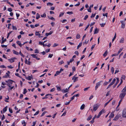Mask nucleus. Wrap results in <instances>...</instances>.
<instances>
[{
    "label": "nucleus",
    "mask_w": 126,
    "mask_h": 126,
    "mask_svg": "<svg viewBox=\"0 0 126 126\" xmlns=\"http://www.w3.org/2000/svg\"><path fill=\"white\" fill-rule=\"evenodd\" d=\"M122 92V93L120 94L119 97L120 98L123 99L126 95V93L124 92Z\"/></svg>",
    "instance_id": "1"
},
{
    "label": "nucleus",
    "mask_w": 126,
    "mask_h": 126,
    "mask_svg": "<svg viewBox=\"0 0 126 126\" xmlns=\"http://www.w3.org/2000/svg\"><path fill=\"white\" fill-rule=\"evenodd\" d=\"M102 82V81H101L96 83L95 88V90H96L98 87L100 86L101 84V83Z\"/></svg>",
    "instance_id": "2"
},
{
    "label": "nucleus",
    "mask_w": 126,
    "mask_h": 126,
    "mask_svg": "<svg viewBox=\"0 0 126 126\" xmlns=\"http://www.w3.org/2000/svg\"><path fill=\"white\" fill-rule=\"evenodd\" d=\"M121 115L120 114H118L117 115L115 116L114 119H113V120L116 121L119 118L121 117Z\"/></svg>",
    "instance_id": "3"
},
{
    "label": "nucleus",
    "mask_w": 126,
    "mask_h": 126,
    "mask_svg": "<svg viewBox=\"0 0 126 126\" xmlns=\"http://www.w3.org/2000/svg\"><path fill=\"white\" fill-rule=\"evenodd\" d=\"M99 107V106L97 104L94 105L93 106V110L95 111Z\"/></svg>",
    "instance_id": "4"
},
{
    "label": "nucleus",
    "mask_w": 126,
    "mask_h": 126,
    "mask_svg": "<svg viewBox=\"0 0 126 126\" xmlns=\"http://www.w3.org/2000/svg\"><path fill=\"white\" fill-rule=\"evenodd\" d=\"M116 79L117 81L116 83H115L113 86V88H114L116 86L119 81V79L118 78H117Z\"/></svg>",
    "instance_id": "5"
},
{
    "label": "nucleus",
    "mask_w": 126,
    "mask_h": 126,
    "mask_svg": "<svg viewBox=\"0 0 126 126\" xmlns=\"http://www.w3.org/2000/svg\"><path fill=\"white\" fill-rule=\"evenodd\" d=\"M122 117H126V110L125 109L123 110L122 113Z\"/></svg>",
    "instance_id": "6"
},
{
    "label": "nucleus",
    "mask_w": 126,
    "mask_h": 126,
    "mask_svg": "<svg viewBox=\"0 0 126 126\" xmlns=\"http://www.w3.org/2000/svg\"><path fill=\"white\" fill-rule=\"evenodd\" d=\"M75 75L72 78V79L74 80V82H75L76 81L78 80V77H75Z\"/></svg>",
    "instance_id": "7"
},
{
    "label": "nucleus",
    "mask_w": 126,
    "mask_h": 126,
    "mask_svg": "<svg viewBox=\"0 0 126 126\" xmlns=\"http://www.w3.org/2000/svg\"><path fill=\"white\" fill-rule=\"evenodd\" d=\"M16 58L15 57H13V58H12L11 59H8V61L11 63H12L14 62V60L16 59Z\"/></svg>",
    "instance_id": "8"
},
{
    "label": "nucleus",
    "mask_w": 126,
    "mask_h": 126,
    "mask_svg": "<svg viewBox=\"0 0 126 126\" xmlns=\"http://www.w3.org/2000/svg\"><path fill=\"white\" fill-rule=\"evenodd\" d=\"M63 69L61 68L60 71H57L56 72V76L57 75H58L62 71H63Z\"/></svg>",
    "instance_id": "9"
},
{
    "label": "nucleus",
    "mask_w": 126,
    "mask_h": 126,
    "mask_svg": "<svg viewBox=\"0 0 126 126\" xmlns=\"http://www.w3.org/2000/svg\"><path fill=\"white\" fill-rule=\"evenodd\" d=\"M69 91V90H68V89L67 88H66L65 89H63L62 90V92L63 93H66Z\"/></svg>",
    "instance_id": "10"
},
{
    "label": "nucleus",
    "mask_w": 126,
    "mask_h": 126,
    "mask_svg": "<svg viewBox=\"0 0 126 126\" xmlns=\"http://www.w3.org/2000/svg\"><path fill=\"white\" fill-rule=\"evenodd\" d=\"M99 31V29L98 28H96L95 29L94 32V34H96L98 33V31Z\"/></svg>",
    "instance_id": "11"
},
{
    "label": "nucleus",
    "mask_w": 126,
    "mask_h": 126,
    "mask_svg": "<svg viewBox=\"0 0 126 126\" xmlns=\"http://www.w3.org/2000/svg\"><path fill=\"white\" fill-rule=\"evenodd\" d=\"M25 78L27 79L31 80L32 79V77L30 76H28V77H25Z\"/></svg>",
    "instance_id": "12"
},
{
    "label": "nucleus",
    "mask_w": 126,
    "mask_h": 126,
    "mask_svg": "<svg viewBox=\"0 0 126 126\" xmlns=\"http://www.w3.org/2000/svg\"><path fill=\"white\" fill-rule=\"evenodd\" d=\"M16 43L20 47L22 46V45L21 44L20 41H16Z\"/></svg>",
    "instance_id": "13"
},
{
    "label": "nucleus",
    "mask_w": 126,
    "mask_h": 126,
    "mask_svg": "<svg viewBox=\"0 0 126 126\" xmlns=\"http://www.w3.org/2000/svg\"><path fill=\"white\" fill-rule=\"evenodd\" d=\"M49 95H51V94H46V96L44 97H43L42 98L43 99H47V98H48V97L47 96H48Z\"/></svg>",
    "instance_id": "14"
},
{
    "label": "nucleus",
    "mask_w": 126,
    "mask_h": 126,
    "mask_svg": "<svg viewBox=\"0 0 126 126\" xmlns=\"http://www.w3.org/2000/svg\"><path fill=\"white\" fill-rule=\"evenodd\" d=\"M105 112V110L104 109H103L99 112V113L101 115L102 113H104Z\"/></svg>",
    "instance_id": "15"
},
{
    "label": "nucleus",
    "mask_w": 126,
    "mask_h": 126,
    "mask_svg": "<svg viewBox=\"0 0 126 126\" xmlns=\"http://www.w3.org/2000/svg\"><path fill=\"white\" fill-rule=\"evenodd\" d=\"M37 55L36 54H31L30 55L32 56L33 58H35L36 57Z\"/></svg>",
    "instance_id": "16"
},
{
    "label": "nucleus",
    "mask_w": 126,
    "mask_h": 126,
    "mask_svg": "<svg viewBox=\"0 0 126 126\" xmlns=\"http://www.w3.org/2000/svg\"><path fill=\"white\" fill-rule=\"evenodd\" d=\"M85 105L84 104H83L81 106L80 108V109L81 110H82L85 107Z\"/></svg>",
    "instance_id": "17"
},
{
    "label": "nucleus",
    "mask_w": 126,
    "mask_h": 126,
    "mask_svg": "<svg viewBox=\"0 0 126 126\" xmlns=\"http://www.w3.org/2000/svg\"><path fill=\"white\" fill-rule=\"evenodd\" d=\"M114 115L113 113L111 112L109 117L110 118H112L114 117Z\"/></svg>",
    "instance_id": "18"
},
{
    "label": "nucleus",
    "mask_w": 126,
    "mask_h": 126,
    "mask_svg": "<svg viewBox=\"0 0 126 126\" xmlns=\"http://www.w3.org/2000/svg\"><path fill=\"white\" fill-rule=\"evenodd\" d=\"M22 124L23 125L24 124L23 126H26V123L25 122V121L23 120L22 122Z\"/></svg>",
    "instance_id": "19"
},
{
    "label": "nucleus",
    "mask_w": 126,
    "mask_h": 126,
    "mask_svg": "<svg viewBox=\"0 0 126 126\" xmlns=\"http://www.w3.org/2000/svg\"><path fill=\"white\" fill-rule=\"evenodd\" d=\"M126 92V85L121 91V92Z\"/></svg>",
    "instance_id": "20"
},
{
    "label": "nucleus",
    "mask_w": 126,
    "mask_h": 126,
    "mask_svg": "<svg viewBox=\"0 0 126 126\" xmlns=\"http://www.w3.org/2000/svg\"><path fill=\"white\" fill-rule=\"evenodd\" d=\"M116 79H113L112 80V81L110 83L112 85H113Z\"/></svg>",
    "instance_id": "21"
},
{
    "label": "nucleus",
    "mask_w": 126,
    "mask_h": 126,
    "mask_svg": "<svg viewBox=\"0 0 126 126\" xmlns=\"http://www.w3.org/2000/svg\"><path fill=\"white\" fill-rule=\"evenodd\" d=\"M13 53L14 54H15L16 55H18V53L17 52L15 51V50H13Z\"/></svg>",
    "instance_id": "22"
},
{
    "label": "nucleus",
    "mask_w": 126,
    "mask_h": 126,
    "mask_svg": "<svg viewBox=\"0 0 126 126\" xmlns=\"http://www.w3.org/2000/svg\"><path fill=\"white\" fill-rule=\"evenodd\" d=\"M92 118V116L91 115H90L88 117V118L87 119V120L88 121H89Z\"/></svg>",
    "instance_id": "23"
},
{
    "label": "nucleus",
    "mask_w": 126,
    "mask_h": 126,
    "mask_svg": "<svg viewBox=\"0 0 126 126\" xmlns=\"http://www.w3.org/2000/svg\"><path fill=\"white\" fill-rule=\"evenodd\" d=\"M7 107L6 106L3 109V111L4 113L5 112H6L7 111Z\"/></svg>",
    "instance_id": "24"
},
{
    "label": "nucleus",
    "mask_w": 126,
    "mask_h": 126,
    "mask_svg": "<svg viewBox=\"0 0 126 126\" xmlns=\"http://www.w3.org/2000/svg\"><path fill=\"white\" fill-rule=\"evenodd\" d=\"M56 87L57 88V90L58 91H61V90L62 91L61 88L60 87L58 86H56Z\"/></svg>",
    "instance_id": "25"
},
{
    "label": "nucleus",
    "mask_w": 126,
    "mask_h": 126,
    "mask_svg": "<svg viewBox=\"0 0 126 126\" xmlns=\"http://www.w3.org/2000/svg\"><path fill=\"white\" fill-rule=\"evenodd\" d=\"M40 17V16L39 14L38 13H37L36 14V19H38Z\"/></svg>",
    "instance_id": "26"
},
{
    "label": "nucleus",
    "mask_w": 126,
    "mask_h": 126,
    "mask_svg": "<svg viewBox=\"0 0 126 126\" xmlns=\"http://www.w3.org/2000/svg\"><path fill=\"white\" fill-rule=\"evenodd\" d=\"M123 82V81L121 79V81L120 83L118 85L117 87L118 88L120 86L121 84Z\"/></svg>",
    "instance_id": "27"
},
{
    "label": "nucleus",
    "mask_w": 126,
    "mask_h": 126,
    "mask_svg": "<svg viewBox=\"0 0 126 126\" xmlns=\"http://www.w3.org/2000/svg\"><path fill=\"white\" fill-rule=\"evenodd\" d=\"M108 53L107 51L106 50L103 54V56L104 57H106Z\"/></svg>",
    "instance_id": "28"
},
{
    "label": "nucleus",
    "mask_w": 126,
    "mask_h": 126,
    "mask_svg": "<svg viewBox=\"0 0 126 126\" xmlns=\"http://www.w3.org/2000/svg\"><path fill=\"white\" fill-rule=\"evenodd\" d=\"M64 12H62V13H61L59 15V17H60L61 16H63V15L64 14Z\"/></svg>",
    "instance_id": "29"
},
{
    "label": "nucleus",
    "mask_w": 126,
    "mask_h": 126,
    "mask_svg": "<svg viewBox=\"0 0 126 126\" xmlns=\"http://www.w3.org/2000/svg\"><path fill=\"white\" fill-rule=\"evenodd\" d=\"M52 32L51 31H50L49 33H47L46 34V35L47 36H48V35H49L51 34L52 33Z\"/></svg>",
    "instance_id": "30"
},
{
    "label": "nucleus",
    "mask_w": 126,
    "mask_h": 126,
    "mask_svg": "<svg viewBox=\"0 0 126 126\" xmlns=\"http://www.w3.org/2000/svg\"><path fill=\"white\" fill-rule=\"evenodd\" d=\"M116 33H115V35H114V37L112 39V42H113V41H114V40L115 39V38H116Z\"/></svg>",
    "instance_id": "31"
},
{
    "label": "nucleus",
    "mask_w": 126,
    "mask_h": 126,
    "mask_svg": "<svg viewBox=\"0 0 126 126\" xmlns=\"http://www.w3.org/2000/svg\"><path fill=\"white\" fill-rule=\"evenodd\" d=\"M124 38H122L121 39L120 42V43H123L124 42Z\"/></svg>",
    "instance_id": "32"
},
{
    "label": "nucleus",
    "mask_w": 126,
    "mask_h": 126,
    "mask_svg": "<svg viewBox=\"0 0 126 126\" xmlns=\"http://www.w3.org/2000/svg\"><path fill=\"white\" fill-rule=\"evenodd\" d=\"M122 49H123V48H122V49L120 48V49L118 51L117 54V55H118L121 52V51H122Z\"/></svg>",
    "instance_id": "33"
},
{
    "label": "nucleus",
    "mask_w": 126,
    "mask_h": 126,
    "mask_svg": "<svg viewBox=\"0 0 126 126\" xmlns=\"http://www.w3.org/2000/svg\"><path fill=\"white\" fill-rule=\"evenodd\" d=\"M53 4L51 3L50 2H48L47 4V6H52L53 5Z\"/></svg>",
    "instance_id": "34"
},
{
    "label": "nucleus",
    "mask_w": 126,
    "mask_h": 126,
    "mask_svg": "<svg viewBox=\"0 0 126 126\" xmlns=\"http://www.w3.org/2000/svg\"><path fill=\"white\" fill-rule=\"evenodd\" d=\"M80 38V35L79 34H77L76 36L77 39H79Z\"/></svg>",
    "instance_id": "35"
},
{
    "label": "nucleus",
    "mask_w": 126,
    "mask_h": 126,
    "mask_svg": "<svg viewBox=\"0 0 126 126\" xmlns=\"http://www.w3.org/2000/svg\"><path fill=\"white\" fill-rule=\"evenodd\" d=\"M27 90L25 88L24 90V92L23 93V94H25L27 92Z\"/></svg>",
    "instance_id": "36"
},
{
    "label": "nucleus",
    "mask_w": 126,
    "mask_h": 126,
    "mask_svg": "<svg viewBox=\"0 0 126 126\" xmlns=\"http://www.w3.org/2000/svg\"><path fill=\"white\" fill-rule=\"evenodd\" d=\"M111 72L113 74V73L114 71V68H113V67H111Z\"/></svg>",
    "instance_id": "37"
},
{
    "label": "nucleus",
    "mask_w": 126,
    "mask_h": 126,
    "mask_svg": "<svg viewBox=\"0 0 126 126\" xmlns=\"http://www.w3.org/2000/svg\"><path fill=\"white\" fill-rule=\"evenodd\" d=\"M108 83L109 82L105 81L103 85L104 86H105L106 85H107Z\"/></svg>",
    "instance_id": "38"
},
{
    "label": "nucleus",
    "mask_w": 126,
    "mask_h": 126,
    "mask_svg": "<svg viewBox=\"0 0 126 126\" xmlns=\"http://www.w3.org/2000/svg\"><path fill=\"white\" fill-rule=\"evenodd\" d=\"M67 14H69L70 15V14H73V12H72V11H71V12H67Z\"/></svg>",
    "instance_id": "39"
},
{
    "label": "nucleus",
    "mask_w": 126,
    "mask_h": 126,
    "mask_svg": "<svg viewBox=\"0 0 126 126\" xmlns=\"http://www.w3.org/2000/svg\"><path fill=\"white\" fill-rule=\"evenodd\" d=\"M14 82V81L11 80H9V83L10 84H12V82Z\"/></svg>",
    "instance_id": "40"
},
{
    "label": "nucleus",
    "mask_w": 126,
    "mask_h": 126,
    "mask_svg": "<svg viewBox=\"0 0 126 126\" xmlns=\"http://www.w3.org/2000/svg\"><path fill=\"white\" fill-rule=\"evenodd\" d=\"M39 32H36L35 35H36L38 36H40V33H39Z\"/></svg>",
    "instance_id": "41"
},
{
    "label": "nucleus",
    "mask_w": 126,
    "mask_h": 126,
    "mask_svg": "<svg viewBox=\"0 0 126 126\" xmlns=\"http://www.w3.org/2000/svg\"><path fill=\"white\" fill-rule=\"evenodd\" d=\"M41 16L42 17H45L46 16V15L45 13H44L43 14L41 15Z\"/></svg>",
    "instance_id": "42"
},
{
    "label": "nucleus",
    "mask_w": 126,
    "mask_h": 126,
    "mask_svg": "<svg viewBox=\"0 0 126 126\" xmlns=\"http://www.w3.org/2000/svg\"><path fill=\"white\" fill-rule=\"evenodd\" d=\"M126 77L125 75H122V76L121 79H125V78Z\"/></svg>",
    "instance_id": "43"
},
{
    "label": "nucleus",
    "mask_w": 126,
    "mask_h": 126,
    "mask_svg": "<svg viewBox=\"0 0 126 126\" xmlns=\"http://www.w3.org/2000/svg\"><path fill=\"white\" fill-rule=\"evenodd\" d=\"M105 23H102V24H100V26H101V27H103L105 25Z\"/></svg>",
    "instance_id": "44"
},
{
    "label": "nucleus",
    "mask_w": 126,
    "mask_h": 126,
    "mask_svg": "<svg viewBox=\"0 0 126 126\" xmlns=\"http://www.w3.org/2000/svg\"><path fill=\"white\" fill-rule=\"evenodd\" d=\"M18 53L23 57H24V56L21 53V51H20V52Z\"/></svg>",
    "instance_id": "45"
},
{
    "label": "nucleus",
    "mask_w": 126,
    "mask_h": 126,
    "mask_svg": "<svg viewBox=\"0 0 126 126\" xmlns=\"http://www.w3.org/2000/svg\"><path fill=\"white\" fill-rule=\"evenodd\" d=\"M6 39H4L2 41V42H1V44H2L4 43L5 42H6Z\"/></svg>",
    "instance_id": "46"
},
{
    "label": "nucleus",
    "mask_w": 126,
    "mask_h": 126,
    "mask_svg": "<svg viewBox=\"0 0 126 126\" xmlns=\"http://www.w3.org/2000/svg\"><path fill=\"white\" fill-rule=\"evenodd\" d=\"M88 15H86L85 16V17H84V20H86V19L88 18Z\"/></svg>",
    "instance_id": "47"
},
{
    "label": "nucleus",
    "mask_w": 126,
    "mask_h": 126,
    "mask_svg": "<svg viewBox=\"0 0 126 126\" xmlns=\"http://www.w3.org/2000/svg\"><path fill=\"white\" fill-rule=\"evenodd\" d=\"M70 102H71V101H68V102H66L65 103V105H68L69 104V103H70Z\"/></svg>",
    "instance_id": "48"
},
{
    "label": "nucleus",
    "mask_w": 126,
    "mask_h": 126,
    "mask_svg": "<svg viewBox=\"0 0 126 126\" xmlns=\"http://www.w3.org/2000/svg\"><path fill=\"white\" fill-rule=\"evenodd\" d=\"M8 10L10 12H12V9L11 8H9L8 9Z\"/></svg>",
    "instance_id": "49"
},
{
    "label": "nucleus",
    "mask_w": 126,
    "mask_h": 126,
    "mask_svg": "<svg viewBox=\"0 0 126 126\" xmlns=\"http://www.w3.org/2000/svg\"><path fill=\"white\" fill-rule=\"evenodd\" d=\"M75 97V96L73 95L72 97L71 98V99L70 101H71L73 100L74 99Z\"/></svg>",
    "instance_id": "50"
},
{
    "label": "nucleus",
    "mask_w": 126,
    "mask_h": 126,
    "mask_svg": "<svg viewBox=\"0 0 126 126\" xmlns=\"http://www.w3.org/2000/svg\"><path fill=\"white\" fill-rule=\"evenodd\" d=\"M64 62L63 61H62L59 62V64L60 65H61L64 63Z\"/></svg>",
    "instance_id": "51"
},
{
    "label": "nucleus",
    "mask_w": 126,
    "mask_h": 126,
    "mask_svg": "<svg viewBox=\"0 0 126 126\" xmlns=\"http://www.w3.org/2000/svg\"><path fill=\"white\" fill-rule=\"evenodd\" d=\"M9 111L11 113H13V111L12 109H11L10 108H9Z\"/></svg>",
    "instance_id": "52"
},
{
    "label": "nucleus",
    "mask_w": 126,
    "mask_h": 126,
    "mask_svg": "<svg viewBox=\"0 0 126 126\" xmlns=\"http://www.w3.org/2000/svg\"><path fill=\"white\" fill-rule=\"evenodd\" d=\"M13 27V30H17V28L15 27L13 25L12 26Z\"/></svg>",
    "instance_id": "53"
},
{
    "label": "nucleus",
    "mask_w": 126,
    "mask_h": 126,
    "mask_svg": "<svg viewBox=\"0 0 126 126\" xmlns=\"http://www.w3.org/2000/svg\"><path fill=\"white\" fill-rule=\"evenodd\" d=\"M39 110H38L34 114V115H37L39 113Z\"/></svg>",
    "instance_id": "54"
},
{
    "label": "nucleus",
    "mask_w": 126,
    "mask_h": 126,
    "mask_svg": "<svg viewBox=\"0 0 126 126\" xmlns=\"http://www.w3.org/2000/svg\"><path fill=\"white\" fill-rule=\"evenodd\" d=\"M95 45V44H94V45H92V47H91V50H92L93 49V48L94 47Z\"/></svg>",
    "instance_id": "55"
},
{
    "label": "nucleus",
    "mask_w": 126,
    "mask_h": 126,
    "mask_svg": "<svg viewBox=\"0 0 126 126\" xmlns=\"http://www.w3.org/2000/svg\"><path fill=\"white\" fill-rule=\"evenodd\" d=\"M95 14H92V16H91V18H92L93 17H94L95 15Z\"/></svg>",
    "instance_id": "56"
},
{
    "label": "nucleus",
    "mask_w": 126,
    "mask_h": 126,
    "mask_svg": "<svg viewBox=\"0 0 126 126\" xmlns=\"http://www.w3.org/2000/svg\"><path fill=\"white\" fill-rule=\"evenodd\" d=\"M90 88L89 87L86 88H85L84 89V91H87L88 89Z\"/></svg>",
    "instance_id": "57"
},
{
    "label": "nucleus",
    "mask_w": 126,
    "mask_h": 126,
    "mask_svg": "<svg viewBox=\"0 0 126 126\" xmlns=\"http://www.w3.org/2000/svg\"><path fill=\"white\" fill-rule=\"evenodd\" d=\"M103 16H106L107 17L108 16V13H106L105 14H103Z\"/></svg>",
    "instance_id": "58"
},
{
    "label": "nucleus",
    "mask_w": 126,
    "mask_h": 126,
    "mask_svg": "<svg viewBox=\"0 0 126 126\" xmlns=\"http://www.w3.org/2000/svg\"><path fill=\"white\" fill-rule=\"evenodd\" d=\"M14 88V86H13L11 87L9 89H8V90L9 92L10 90H11L12 89H13Z\"/></svg>",
    "instance_id": "59"
},
{
    "label": "nucleus",
    "mask_w": 126,
    "mask_h": 126,
    "mask_svg": "<svg viewBox=\"0 0 126 126\" xmlns=\"http://www.w3.org/2000/svg\"><path fill=\"white\" fill-rule=\"evenodd\" d=\"M34 53H39V52L37 49H36L35 50Z\"/></svg>",
    "instance_id": "60"
},
{
    "label": "nucleus",
    "mask_w": 126,
    "mask_h": 126,
    "mask_svg": "<svg viewBox=\"0 0 126 126\" xmlns=\"http://www.w3.org/2000/svg\"><path fill=\"white\" fill-rule=\"evenodd\" d=\"M72 70H73V71H76V68H75V67L74 66L73 67H72Z\"/></svg>",
    "instance_id": "61"
},
{
    "label": "nucleus",
    "mask_w": 126,
    "mask_h": 126,
    "mask_svg": "<svg viewBox=\"0 0 126 126\" xmlns=\"http://www.w3.org/2000/svg\"><path fill=\"white\" fill-rule=\"evenodd\" d=\"M75 54H76L77 55H78L79 54V53L78 51H75Z\"/></svg>",
    "instance_id": "62"
},
{
    "label": "nucleus",
    "mask_w": 126,
    "mask_h": 126,
    "mask_svg": "<svg viewBox=\"0 0 126 126\" xmlns=\"http://www.w3.org/2000/svg\"><path fill=\"white\" fill-rule=\"evenodd\" d=\"M110 91H109L107 92V94H106V96H108L109 95V94L110 93Z\"/></svg>",
    "instance_id": "63"
},
{
    "label": "nucleus",
    "mask_w": 126,
    "mask_h": 126,
    "mask_svg": "<svg viewBox=\"0 0 126 126\" xmlns=\"http://www.w3.org/2000/svg\"><path fill=\"white\" fill-rule=\"evenodd\" d=\"M125 24H122L121 28H125Z\"/></svg>",
    "instance_id": "64"
}]
</instances>
